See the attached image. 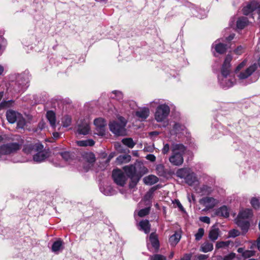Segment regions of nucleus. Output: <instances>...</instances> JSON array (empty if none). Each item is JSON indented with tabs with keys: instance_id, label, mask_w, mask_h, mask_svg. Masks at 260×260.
Segmentation results:
<instances>
[{
	"instance_id": "obj_3",
	"label": "nucleus",
	"mask_w": 260,
	"mask_h": 260,
	"mask_svg": "<svg viewBox=\"0 0 260 260\" xmlns=\"http://www.w3.org/2000/svg\"><path fill=\"white\" fill-rule=\"evenodd\" d=\"M172 155L169 158L170 162L175 166H180L183 162V155L186 148L182 144L173 143L171 145Z\"/></svg>"
},
{
	"instance_id": "obj_13",
	"label": "nucleus",
	"mask_w": 260,
	"mask_h": 260,
	"mask_svg": "<svg viewBox=\"0 0 260 260\" xmlns=\"http://www.w3.org/2000/svg\"><path fill=\"white\" fill-rule=\"evenodd\" d=\"M257 66L255 63L251 65L246 69L240 72L237 76L239 80H244L249 76H250L252 73L256 70Z\"/></svg>"
},
{
	"instance_id": "obj_2",
	"label": "nucleus",
	"mask_w": 260,
	"mask_h": 260,
	"mask_svg": "<svg viewBox=\"0 0 260 260\" xmlns=\"http://www.w3.org/2000/svg\"><path fill=\"white\" fill-rule=\"evenodd\" d=\"M150 106L154 107L157 106L154 119L157 122H165L170 113V107L168 104L162 103L160 99H155L149 104Z\"/></svg>"
},
{
	"instance_id": "obj_15",
	"label": "nucleus",
	"mask_w": 260,
	"mask_h": 260,
	"mask_svg": "<svg viewBox=\"0 0 260 260\" xmlns=\"http://www.w3.org/2000/svg\"><path fill=\"white\" fill-rule=\"evenodd\" d=\"M215 51L220 54L224 53L226 50V44L223 43V40H217L212 45Z\"/></svg>"
},
{
	"instance_id": "obj_10",
	"label": "nucleus",
	"mask_w": 260,
	"mask_h": 260,
	"mask_svg": "<svg viewBox=\"0 0 260 260\" xmlns=\"http://www.w3.org/2000/svg\"><path fill=\"white\" fill-rule=\"evenodd\" d=\"M20 145L17 143L3 145L0 147V154H9L20 149Z\"/></svg>"
},
{
	"instance_id": "obj_20",
	"label": "nucleus",
	"mask_w": 260,
	"mask_h": 260,
	"mask_svg": "<svg viewBox=\"0 0 260 260\" xmlns=\"http://www.w3.org/2000/svg\"><path fill=\"white\" fill-rule=\"evenodd\" d=\"M215 215L227 218L230 215V208L226 206H222L216 210Z\"/></svg>"
},
{
	"instance_id": "obj_16",
	"label": "nucleus",
	"mask_w": 260,
	"mask_h": 260,
	"mask_svg": "<svg viewBox=\"0 0 260 260\" xmlns=\"http://www.w3.org/2000/svg\"><path fill=\"white\" fill-rule=\"evenodd\" d=\"M150 110L149 108L143 107L138 109L136 112L135 115L141 120H144L149 115Z\"/></svg>"
},
{
	"instance_id": "obj_59",
	"label": "nucleus",
	"mask_w": 260,
	"mask_h": 260,
	"mask_svg": "<svg viewBox=\"0 0 260 260\" xmlns=\"http://www.w3.org/2000/svg\"><path fill=\"white\" fill-rule=\"evenodd\" d=\"M256 247L258 250L260 251V236L258 237L256 240Z\"/></svg>"
},
{
	"instance_id": "obj_58",
	"label": "nucleus",
	"mask_w": 260,
	"mask_h": 260,
	"mask_svg": "<svg viewBox=\"0 0 260 260\" xmlns=\"http://www.w3.org/2000/svg\"><path fill=\"white\" fill-rule=\"evenodd\" d=\"M207 258V256L204 254H200L198 256L199 260H204Z\"/></svg>"
},
{
	"instance_id": "obj_51",
	"label": "nucleus",
	"mask_w": 260,
	"mask_h": 260,
	"mask_svg": "<svg viewBox=\"0 0 260 260\" xmlns=\"http://www.w3.org/2000/svg\"><path fill=\"white\" fill-rule=\"evenodd\" d=\"M239 234V232L237 230H232L229 232V236L232 237H235L238 236Z\"/></svg>"
},
{
	"instance_id": "obj_18",
	"label": "nucleus",
	"mask_w": 260,
	"mask_h": 260,
	"mask_svg": "<svg viewBox=\"0 0 260 260\" xmlns=\"http://www.w3.org/2000/svg\"><path fill=\"white\" fill-rule=\"evenodd\" d=\"M49 152L47 150L38 152L34 156V160L37 162H40L49 156Z\"/></svg>"
},
{
	"instance_id": "obj_26",
	"label": "nucleus",
	"mask_w": 260,
	"mask_h": 260,
	"mask_svg": "<svg viewBox=\"0 0 260 260\" xmlns=\"http://www.w3.org/2000/svg\"><path fill=\"white\" fill-rule=\"evenodd\" d=\"M90 132V121L89 119H85L82 121V135H87Z\"/></svg>"
},
{
	"instance_id": "obj_6",
	"label": "nucleus",
	"mask_w": 260,
	"mask_h": 260,
	"mask_svg": "<svg viewBox=\"0 0 260 260\" xmlns=\"http://www.w3.org/2000/svg\"><path fill=\"white\" fill-rule=\"evenodd\" d=\"M118 121H112L110 122L109 126L110 130L115 135L124 136L126 135L125 128L126 124V120L122 117H119Z\"/></svg>"
},
{
	"instance_id": "obj_11",
	"label": "nucleus",
	"mask_w": 260,
	"mask_h": 260,
	"mask_svg": "<svg viewBox=\"0 0 260 260\" xmlns=\"http://www.w3.org/2000/svg\"><path fill=\"white\" fill-rule=\"evenodd\" d=\"M94 124L95 126V130L96 134L100 136L105 135L107 122L102 118H98L94 120Z\"/></svg>"
},
{
	"instance_id": "obj_23",
	"label": "nucleus",
	"mask_w": 260,
	"mask_h": 260,
	"mask_svg": "<svg viewBox=\"0 0 260 260\" xmlns=\"http://www.w3.org/2000/svg\"><path fill=\"white\" fill-rule=\"evenodd\" d=\"M158 178L154 175H149L143 178V181L145 184L152 185L158 181Z\"/></svg>"
},
{
	"instance_id": "obj_60",
	"label": "nucleus",
	"mask_w": 260,
	"mask_h": 260,
	"mask_svg": "<svg viewBox=\"0 0 260 260\" xmlns=\"http://www.w3.org/2000/svg\"><path fill=\"white\" fill-rule=\"evenodd\" d=\"M190 256L189 254H186L184 256V257L181 259V260H190Z\"/></svg>"
},
{
	"instance_id": "obj_1",
	"label": "nucleus",
	"mask_w": 260,
	"mask_h": 260,
	"mask_svg": "<svg viewBox=\"0 0 260 260\" xmlns=\"http://www.w3.org/2000/svg\"><path fill=\"white\" fill-rule=\"evenodd\" d=\"M232 60V56L228 55L222 64L221 74L218 76V81L223 88H230L236 83V79L231 71L230 62Z\"/></svg>"
},
{
	"instance_id": "obj_9",
	"label": "nucleus",
	"mask_w": 260,
	"mask_h": 260,
	"mask_svg": "<svg viewBox=\"0 0 260 260\" xmlns=\"http://www.w3.org/2000/svg\"><path fill=\"white\" fill-rule=\"evenodd\" d=\"M124 170L127 175L131 177L134 185L136 184L140 179V176L137 175V164L135 166H125Z\"/></svg>"
},
{
	"instance_id": "obj_21",
	"label": "nucleus",
	"mask_w": 260,
	"mask_h": 260,
	"mask_svg": "<svg viewBox=\"0 0 260 260\" xmlns=\"http://www.w3.org/2000/svg\"><path fill=\"white\" fill-rule=\"evenodd\" d=\"M46 117L51 126L54 128L56 127V116L55 113L52 111H48L46 113Z\"/></svg>"
},
{
	"instance_id": "obj_50",
	"label": "nucleus",
	"mask_w": 260,
	"mask_h": 260,
	"mask_svg": "<svg viewBox=\"0 0 260 260\" xmlns=\"http://www.w3.org/2000/svg\"><path fill=\"white\" fill-rule=\"evenodd\" d=\"M200 220L203 222L206 223L208 224L210 223V219L209 217H208L207 216L200 217Z\"/></svg>"
},
{
	"instance_id": "obj_57",
	"label": "nucleus",
	"mask_w": 260,
	"mask_h": 260,
	"mask_svg": "<svg viewBox=\"0 0 260 260\" xmlns=\"http://www.w3.org/2000/svg\"><path fill=\"white\" fill-rule=\"evenodd\" d=\"M45 123L44 121H41L39 123V125H38V128L40 129H43L44 127H45Z\"/></svg>"
},
{
	"instance_id": "obj_49",
	"label": "nucleus",
	"mask_w": 260,
	"mask_h": 260,
	"mask_svg": "<svg viewBox=\"0 0 260 260\" xmlns=\"http://www.w3.org/2000/svg\"><path fill=\"white\" fill-rule=\"evenodd\" d=\"M34 149L37 151L38 152L39 151H41L44 150H43V145L41 144H36L34 146Z\"/></svg>"
},
{
	"instance_id": "obj_12",
	"label": "nucleus",
	"mask_w": 260,
	"mask_h": 260,
	"mask_svg": "<svg viewBox=\"0 0 260 260\" xmlns=\"http://www.w3.org/2000/svg\"><path fill=\"white\" fill-rule=\"evenodd\" d=\"M112 176L114 182L118 185L123 186L126 182V178L124 173L119 170H114Z\"/></svg>"
},
{
	"instance_id": "obj_46",
	"label": "nucleus",
	"mask_w": 260,
	"mask_h": 260,
	"mask_svg": "<svg viewBox=\"0 0 260 260\" xmlns=\"http://www.w3.org/2000/svg\"><path fill=\"white\" fill-rule=\"evenodd\" d=\"M151 260H166V258L161 255L156 254L151 257Z\"/></svg>"
},
{
	"instance_id": "obj_5",
	"label": "nucleus",
	"mask_w": 260,
	"mask_h": 260,
	"mask_svg": "<svg viewBox=\"0 0 260 260\" xmlns=\"http://www.w3.org/2000/svg\"><path fill=\"white\" fill-rule=\"evenodd\" d=\"M177 175L180 178H184L186 183L190 186L197 185L199 184L198 177L190 169H179L177 172Z\"/></svg>"
},
{
	"instance_id": "obj_14",
	"label": "nucleus",
	"mask_w": 260,
	"mask_h": 260,
	"mask_svg": "<svg viewBox=\"0 0 260 260\" xmlns=\"http://www.w3.org/2000/svg\"><path fill=\"white\" fill-rule=\"evenodd\" d=\"M256 6V5L255 3H251L247 5L246 7L243 8L242 10L243 13L245 15H248L255 11L258 15L259 19H260V5H259L256 9H254Z\"/></svg>"
},
{
	"instance_id": "obj_39",
	"label": "nucleus",
	"mask_w": 260,
	"mask_h": 260,
	"mask_svg": "<svg viewBox=\"0 0 260 260\" xmlns=\"http://www.w3.org/2000/svg\"><path fill=\"white\" fill-rule=\"evenodd\" d=\"M62 126L63 127L69 126L71 123V118L69 116H65L62 120Z\"/></svg>"
},
{
	"instance_id": "obj_48",
	"label": "nucleus",
	"mask_w": 260,
	"mask_h": 260,
	"mask_svg": "<svg viewBox=\"0 0 260 260\" xmlns=\"http://www.w3.org/2000/svg\"><path fill=\"white\" fill-rule=\"evenodd\" d=\"M246 64V60H244L241 63H240L236 68L235 72L236 73H237L238 71H239L241 69L244 68Z\"/></svg>"
},
{
	"instance_id": "obj_61",
	"label": "nucleus",
	"mask_w": 260,
	"mask_h": 260,
	"mask_svg": "<svg viewBox=\"0 0 260 260\" xmlns=\"http://www.w3.org/2000/svg\"><path fill=\"white\" fill-rule=\"evenodd\" d=\"M187 198L189 202H191V199L192 200H194V197L192 194L190 195L188 194L187 196Z\"/></svg>"
},
{
	"instance_id": "obj_62",
	"label": "nucleus",
	"mask_w": 260,
	"mask_h": 260,
	"mask_svg": "<svg viewBox=\"0 0 260 260\" xmlns=\"http://www.w3.org/2000/svg\"><path fill=\"white\" fill-rule=\"evenodd\" d=\"M53 138L55 139H57L59 137V134L57 132L53 133Z\"/></svg>"
},
{
	"instance_id": "obj_29",
	"label": "nucleus",
	"mask_w": 260,
	"mask_h": 260,
	"mask_svg": "<svg viewBox=\"0 0 260 260\" xmlns=\"http://www.w3.org/2000/svg\"><path fill=\"white\" fill-rule=\"evenodd\" d=\"M248 20L246 17H242L237 21V27L239 29H243L248 24Z\"/></svg>"
},
{
	"instance_id": "obj_45",
	"label": "nucleus",
	"mask_w": 260,
	"mask_h": 260,
	"mask_svg": "<svg viewBox=\"0 0 260 260\" xmlns=\"http://www.w3.org/2000/svg\"><path fill=\"white\" fill-rule=\"evenodd\" d=\"M94 144V142L92 139L82 140V146H92Z\"/></svg>"
},
{
	"instance_id": "obj_37",
	"label": "nucleus",
	"mask_w": 260,
	"mask_h": 260,
	"mask_svg": "<svg viewBox=\"0 0 260 260\" xmlns=\"http://www.w3.org/2000/svg\"><path fill=\"white\" fill-rule=\"evenodd\" d=\"M111 98L119 101L122 99L123 94L120 91H114L111 94Z\"/></svg>"
},
{
	"instance_id": "obj_40",
	"label": "nucleus",
	"mask_w": 260,
	"mask_h": 260,
	"mask_svg": "<svg viewBox=\"0 0 260 260\" xmlns=\"http://www.w3.org/2000/svg\"><path fill=\"white\" fill-rule=\"evenodd\" d=\"M60 155L66 161H69V160L72 159L73 157L72 154L67 151L61 152L60 153Z\"/></svg>"
},
{
	"instance_id": "obj_42",
	"label": "nucleus",
	"mask_w": 260,
	"mask_h": 260,
	"mask_svg": "<svg viewBox=\"0 0 260 260\" xmlns=\"http://www.w3.org/2000/svg\"><path fill=\"white\" fill-rule=\"evenodd\" d=\"M254 254L255 252L253 250H247L243 252V256L244 258H249L254 255Z\"/></svg>"
},
{
	"instance_id": "obj_47",
	"label": "nucleus",
	"mask_w": 260,
	"mask_h": 260,
	"mask_svg": "<svg viewBox=\"0 0 260 260\" xmlns=\"http://www.w3.org/2000/svg\"><path fill=\"white\" fill-rule=\"evenodd\" d=\"M236 256V254L234 253H231L230 254L224 256L222 260H233Z\"/></svg>"
},
{
	"instance_id": "obj_19",
	"label": "nucleus",
	"mask_w": 260,
	"mask_h": 260,
	"mask_svg": "<svg viewBox=\"0 0 260 260\" xmlns=\"http://www.w3.org/2000/svg\"><path fill=\"white\" fill-rule=\"evenodd\" d=\"M203 203L208 208H211L219 203V201L212 197H205L202 199Z\"/></svg>"
},
{
	"instance_id": "obj_8",
	"label": "nucleus",
	"mask_w": 260,
	"mask_h": 260,
	"mask_svg": "<svg viewBox=\"0 0 260 260\" xmlns=\"http://www.w3.org/2000/svg\"><path fill=\"white\" fill-rule=\"evenodd\" d=\"M95 160L94 154L92 152H86L82 155V168L87 172L93 166Z\"/></svg>"
},
{
	"instance_id": "obj_54",
	"label": "nucleus",
	"mask_w": 260,
	"mask_h": 260,
	"mask_svg": "<svg viewBox=\"0 0 260 260\" xmlns=\"http://www.w3.org/2000/svg\"><path fill=\"white\" fill-rule=\"evenodd\" d=\"M244 48L242 46H239L235 50L236 53L238 54H240L243 52Z\"/></svg>"
},
{
	"instance_id": "obj_52",
	"label": "nucleus",
	"mask_w": 260,
	"mask_h": 260,
	"mask_svg": "<svg viewBox=\"0 0 260 260\" xmlns=\"http://www.w3.org/2000/svg\"><path fill=\"white\" fill-rule=\"evenodd\" d=\"M170 150V146L168 144H166L162 149V152L164 154H167Z\"/></svg>"
},
{
	"instance_id": "obj_25",
	"label": "nucleus",
	"mask_w": 260,
	"mask_h": 260,
	"mask_svg": "<svg viewBox=\"0 0 260 260\" xmlns=\"http://www.w3.org/2000/svg\"><path fill=\"white\" fill-rule=\"evenodd\" d=\"M185 129V127L184 125L179 123H175L173 125V129H172L171 133L173 134H177L182 133Z\"/></svg>"
},
{
	"instance_id": "obj_7",
	"label": "nucleus",
	"mask_w": 260,
	"mask_h": 260,
	"mask_svg": "<svg viewBox=\"0 0 260 260\" xmlns=\"http://www.w3.org/2000/svg\"><path fill=\"white\" fill-rule=\"evenodd\" d=\"M6 116L8 121L10 123H14L17 122L18 128H23L25 125L26 121L25 119L20 113L15 111L12 110L7 111Z\"/></svg>"
},
{
	"instance_id": "obj_30",
	"label": "nucleus",
	"mask_w": 260,
	"mask_h": 260,
	"mask_svg": "<svg viewBox=\"0 0 260 260\" xmlns=\"http://www.w3.org/2000/svg\"><path fill=\"white\" fill-rule=\"evenodd\" d=\"M147 172L148 169L142 164H137V175L140 176V178Z\"/></svg>"
},
{
	"instance_id": "obj_34",
	"label": "nucleus",
	"mask_w": 260,
	"mask_h": 260,
	"mask_svg": "<svg viewBox=\"0 0 260 260\" xmlns=\"http://www.w3.org/2000/svg\"><path fill=\"white\" fill-rule=\"evenodd\" d=\"M122 143L127 147L133 148L136 145L133 140L131 138H124L122 140Z\"/></svg>"
},
{
	"instance_id": "obj_53",
	"label": "nucleus",
	"mask_w": 260,
	"mask_h": 260,
	"mask_svg": "<svg viewBox=\"0 0 260 260\" xmlns=\"http://www.w3.org/2000/svg\"><path fill=\"white\" fill-rule=\"evenodd\" d=\"M146 158L151 161H154L156 157L153 154H149L146 156Z\"/></svg>"
},
{
	"instance_id": "obj_43",
	"label": "nucleus",
	"mask_w": 260,
	"mask_h": 260,
	"mask_svg": "<svg viewBox=\"0 0 260 260\" xmlns=\"http://www.w3.org/2000/svg\"><path fill=\"white\" fill-rule=\"evenodd\" d=\"M149 208L141 209L138 212V214L140 217H144L149 213Z\"/></svg>"
},
{
	"instance_id": "obj_27",
	"label": "nucleus",
	"mask_w": 260,
	"mask_h": 260,
	"mask_svg": "<svg viewBox=\"0 0 260 260\" xmlns=\"http://www.w3.org/2000/svg\"><path fill=\"white\" fill-rule=\"evenodd\" d=\"M196 190L197 192L201 193L203 195L210 193L212 191V188L211 187L207 185H203L200 188H196Z\"/></svg>"
},
{
	"instance_id": "obj_4",
	"label": "nucleus",
	"mask_w": 260,
	"mask_h": 260,
	"mask_svg": "<svg viewBox=\"0 0 260 260\" xmlns=\"http://www.w3.org/2000/svg\"><path fill=\"white\" fill-rule=\"evenodd\" d=\"M252 216L253 212L251 209H241L236 219L237 224L241 228L242 231L247 232L250 225L248 219L251 218Z\"/></svg>"
},
{
	"instance_id": "obj_24",
	"label": "nucleus",
	"mask_w": 260,
	"mask_h": 260,
	"mask_svg": "<svg viewBox=\"0 0 260 260\" xmlns=\"http://www.w3.org/2000/svg\"><path fill=\"white\" fill-rule=\"evenodd\" d=\"M181 238V235L179 232H175L169 239V242L170 244L174 246L180 241Z\"/></svg>"
},
{
	"instance_id": "obj_33",
	"label": "nucleus",
	"mask_w": 260,
	"mask_h": 260,
	"mask_svg": "<svg viewBox=\"0 0 260 260\" xmlns=\"http://www.w3.org/2000/svg\"><path fill=\"white\" fill-rule=\"evenodd\" d=\"M219 236V230L218 229H213L210 230L209 234V238L212 241H215Z\"/></svg>"
},
{
	"instance_id": "obj_38",
	"label": "nucleus",
	"mask_w": 260,
	"mask_h": 260,
	"mask_svg": "<svg viewBox=\"0 0 260 260\" xmlns=\"http://www.w3.org/2000/svg\"><path fill=\"white\" fill-rule=\"evenodd\" d=\"M101 191L106 196H111L114 193V190L110 186H107L103 190L101 189Z\"/></svg>"
},
{
	"instance_id": "obj_41",
	"label": "nucleus",
	"mask_w": 260,
	"mask_h": 260,
	"mask_svg": "<svg viewBox=\"0 0 260 260\" xmlns=\"http://www.w3.org/2000/svg\"><path fill=\"white\" fill-rule=\"evenodd\" d=\"M13 101L12 100L8 101H3L0 104V109H4L11 107L12 105Z\"/></svg>"
},
{
	"instance_id": "obj_32",
	"label": "nucleus",
	"mask_w": 260,
	"mask_h": 260,
	"mask_svg": "<svg viewBox=\"0 0 260 260\" xmlns=\"http://www.w3.org/2000/svg\"><path fill=\"white\" fill-rule=\"evenodd\" d=\"M201 251L204 252H207L211 251L213 249V245L212 243L209 242L204 243L201 247Z\"/></svg>"
},
{
	"instance_id": "obj_22",
	"label": "nucleus",
	"mask_w": 260,
	"mask_h": 260,
	"mask_svg": "<svg viewBox=\"0 0 260 260\" xmlns=\"http://www.w3.org/2000/svg\"><path fill=\"white\" fill-rule=\"evenodd\" d=\"M139 230L144 231L145 234L149 233L150 230V224L147 220H142L139 223Z\"/></svg>"
},
{
	"instance_id": "obj_56",
	"label": "nucleus",
	"mask_w": 260,
	"mask_h": 260,
	"mask_svg": "<svg viewBox=\"0 0 260 260\" xmlns=\"http://www.w3.org/2000/svg\"><path fill=\"white\" fill-rule=\"evenodd\" d=\"M174 204H176L177 207L180 209L181 210H183V206H182L181 204L179 202L178 200H175L174 202H173Z\"/></svg>"
},
{
	"instance_id": "obj_44",
	"label": "nucleus",
	"mask_w": 260,
	"mask_h": 260,
	"mask_svg": "<svg viewBox=\"0 0 260 260\" xmlns=\"http://www.w3.org/2000/svg\"><path fill=\"white\" fill-rule=\"evenodd\" d=\"M204 234V230L203 228H200L198 232L195 235L197 240H200Z\"/></svg>"
},
{
	"instance_id": "obj_36",
	"label": "nucleus",
	"mask_w": 260,
	"mask_h": 260,
	"mask_svg": "<svg viewBox=\"0 0 260 260\" xmlns=\"http://www.w3.org/2000/svg\"><path fill=\"white\" fill-rule=\"evenodd\" d=\"M230 243V241L218 242L216 244V248L217 249L221 248H225L229 246Z\"/></svg>"
},
{
	"instance_id": "obj_28",
	"label": "nucleus",
	"mask_w": 260,
	"mask_h": 260,
	"mask_svg": "<svg viewBox=\"0 0 260 260\" xmlns=\"http://www.w3.org/2000/svg\"><path fill=\"white\" fill-rule=\"evenodd\" d=\"M251 206L255 210L260 209V197H252L250 200Z\"/></svg>"
},
{
	"instance_id": "obj_55",
	"label": "nucleus",
	"mask_w": 260,
	"mask_h": 260,
	"mask_svg": "<svg viewBox=\"0 0 260 260\" xmlns=\"http://www.w3.org/2000/svg\"><path fill=\"white\" fill-rule=\"evenodd\" d=\"M201 11V14H202V12H204V14L203 15L202 14H197L194 12H192L193 14L195 15L196 17H198L200 18H203L204 16L206 15V13L205 11H202V10H200Z\"/></svg>"
},
{
	"instance_id": "obj_64",
	"label": "nucleus",
	"mask_w": 260,
	"mask_h": 260,
	"mask_svg": "<svg viewBox=\"0 0 260 260\" xmlns=\"http://www.w3.org/2000/svg\"><path fill=\"white\" fill-rule=\"evenodd\" d=\"M256 247V244L255 242H253L251 243L250 248L251 249H253L254 247Z\"/></svg>"
},
{
	"instance_id": "obj_35",
	"label": "nucleus",
	"mask_w": 260,
	"mask_h": 260,
	"mask_svg": "<svg viewBox=\"0 0 260 260\" xmlns=\"http://www.w3.org/2000/svg\"><path fill=\"white\" fill-rule=\"evenodd\" d=\"M62 248V242L60 240L54 242L52 246V250L53 252H57Z\"/></svg>"
},
{
	"instance_id": "obj_17",
	"label": "nucleus",
	"mask_w": 260,
	"mask_h": 260,
	"mask_svg": "<svg viewBox=\"0 0 260 260\" xmlns=\"http://www.w3.org/2000/svg\"><path fill=\"white\" fill-rule=\"evenodd\" d=\"M149 242H147V247L150 251L152 250L150 247V243L151 244L152 247L155 249L157 250L159 248V242L157 239V235L155 233H151L149 236Z\"/></svg>"
},
{
	"instance_id": "obj_31",
	"label": "nucleus",
	"mask_w": 260,
	"mask_h": 260,
	"mask_svg": "<svg viewBox=\"0 0 260 260\" xmlns=\"http://www.w3.org/2000/svg\"><path fill=\"white\" fill-rule=\"evenodd\" d=\"M131 156L129 155H121L116 158L118 164L126 163L131 160Z\"/></svg>"
},
{
	"instance_id": "obj_63",
	"label": "nucleus",
	"mask_w": 260,
	"mask_h": 260,
	"mask_svg": "<svg viewBox=\"0 0 260 260\" xmlns=\"http://www.w3.org/2000/svg\"><path fill=\"white\" fill-rule=\"evenodd\" d=\"M234 34H232V35H231L228 38H226V39L228 41H231L234 38Z\"/></svg>"
}]
</instances>
